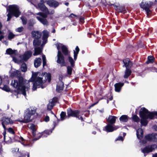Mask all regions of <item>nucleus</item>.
<instances>
[{
  "instance_id": "nucleus-1",
  "label": "nucleus",
  "mask_w": 157,
  "mask_h": 157,
  "mask_svg": "<svg viewBox=\"0 0 157 157\" xmlns=\"http://www.w3.org/2000/svg\"><path fill=\"white\" fill-rule=\"evenodd\" d=\"M48 79V82H50L51 80V75L50 73H43L41 74L40 72H32V75L31 81L34 82L33 83V90H35L37 87H40L42 88H43L42 86L43 84Z\"/></svg>"
},
{
  "instance_id": "nucleus-2",
  "label": "nucleus",
  "mask_w": 157,
  "mask_h": 157,
  "mask_svg": "<svg viewBox=\"0 0 157 157\" xmlns=\"http://www.w3.org/2000/svg\"><path fill=\"white\" fill-rule=\"evenodd\" d=\"M154 115L157 116V112L150 113L145 108H142L140 110V116L141 118L140 123L142 125L146 126L148 123L147 119H152Z\"/></svg>"
},
{
  "instance_id": "nucleus-3",
  "label": "nucleus",
  "mask_w": 157,
  "mask_h": 157,
  "mask_svg": "<svg viewBox=\"0 0 157 157\" xmlns=\"http://www.w3.org/2000/svg\"><path fill=\"white\" fill-rule=\"evenodd\" d=\"M11 84L14 88L17 89L19 93L22 94L25 96L26 95V91L29 89L30 87L29 83L26 84V86H25L23 85L22 78H19V83L17 80H12Z\"/></svg>"
},
{
  "instance_id": "nucleus-4",
  "label": "nucleus",
  "mask_w": 157,
  "mask_h": 157,
  "mask_svg": "<svg viewBox=\"0 0 157 157\" xmlns=\"http://www.w3.org/2000/svg\"><path fill=\"white\" fill-rule=\"evenodd\" d=\"M9 12L7 14L8 18L7 21H10L12 15L16 17L19 16L21 13L20 12L18 6L16 5H13L9 6Z\"/></svg>"
},
{
  "instance_id": "nucleus-5",
  "label": "nucleus",
  "mask_w": 157,
  "mask_h": 157,
  "mask_svg": "<svg viewBox=\"0 0 157 157\" xmlns=\"http://www.w3.org/2000/svg\"><path fill=\"white\" fill-rule=\"evenodd\" d=\"M36 109H34L29 108L27 109L25 112L24 114V119L23 120H17L21 122L27 123L31 120L30 118L35 113Z\"/></svg>"
},
{
  "instance_id": "nucleus-6",
  "label": "nucleus",
  "mask_w": 157,
  "mask_h": 157,
  "mask_svg": "<svg viewBox=\"0 0 157 157\" xmlns=\"http://www.w3.org/2000/svg\"><path fill=\"white\" fill-rule=\"evenodd\" d=\"M44 13L39 12L37 13L36 15L38 16H36V18L41 23L44 25H48V22L46 18L47 17L48 14L50 13L52 14L54 13V11L52 10L50 13L48 11V13L46 14L45 12Z\"/></svg>"
},
{
  "instance_id": "nucleus-7",
  "label": "nucleus",
  "mask_w": 157,
  "mask_h": 157,
  "mask_svg": "<svg viewBox=\"0 0 157 157\" xmlns=\"http://www.w3.org/2000/svg\"><path fill=\"white\" fill-rule=\"evenodd\" d=\"M32 37L35 38L33 41V45L34 46H37L42 44L41 40L40 38L41 33L38 31H33L31 33Z\"/></svg>"
},
{
  "instance_id": "nucleus-8",
  "label": "nucleus",
  "mask_w": 157,
  "mask_h": 157,
  "mask_svg": "<svg viewBox=\"0 0 157 157\" xmlns=\"http://www.w3.org/2000/svg\"><path fill=\"white\" fill-rule=\"evenodd\" d=\"M79 113V111L78 110L73 111L71 109H69L67 110V114L68 117H75L82 121L83 119L82 117H79L78 115Z\"/></svg>"
},
{
  "instance_id": "nucleus-9",
  "label": "nucleus",
  "mask_w": 157,
  "mask_h": 157,
  "mask_svg": "<svg viewBox=\"0 0 157 157\" xmlns=\"http://www.w3.org/2000/svg\"><path fill=\"white\" fill-rule=\"evenodd\" d=\"M46 1V0H40V2L38 4V6L41 11L48 14V9L44 4Z\"/></svg>"
},
{
  "instance_id": "nucleus-10",
  "label": "nucleus",
  "mask_w": 157,
  "mask_h": 157,
  "mask_svg": "<svg viewBox=\"0 0 157 157\" xmlns=\"http://www.w3.org/2000/svg\"><path fill=\"white\" fill-rule=\"evenodd\" d=\"M57 56L58 59L57 60V62L60 64L61 66L66 65L64 57L60 51H58Z\"/></svg>"
},
{
  "instance_id": "nucleus-11",
  "label": "nucleus",
  "mask_w": 157,
  "mask_h": 157,
  "mask_svg": "<svg viewBox=\"0 0 157 157\" xmlns=\"http://www.w3.org/2000/svg\"><path fill=\"white\" fill-rule=\"evenodd\" d=\"M157 147V146L155 144H153L151 146H149L144 148L142 151L143 153H148L154 150Z\"/></svg>"
},
{
  "instance_id": "nucleus-12",
  "label": "nucleus",
  "mask_w": 157,
  "mask_h": 157,
  "mask_svg": "<svg viewBox=\"0 0 157 157\" xmlns=\"http://www.w3.org/2000/svg\"><path fill=\"white\" fill-rule=\"evenodd\" d=\"M1 121L2 124L4 129H6L5 124L7 125L13 123V121L10 118L6 117H3Z\"/></svg>"
},
{
  "instance_id": "nucleus-13",
  "label": "nucleus",
  "mask_w": 157,
  "mask_h": 157,
  "mask_svg": "<svg viewBox=\"0 0 157 157\" xmlns=\"http://www.w3.org/2000/svg\"><path fill=\"white\" fill-rule=\"evenodd\" d=\"M56 45L58 51H59L60 49L61 48L62 49L63 53L65 55H67V49L66 46L59 43H57L56 44Z\"/></svg>"
},
{
  "instance_id": "nucleus-14",
  "label": "nucleus",
  "mask_w": 157,
  "mask_h": 157,
  "mask_svg": "<svg viewBox=\"0 0 157 157\" xmlns=\"http://www.w3.org/2000/svg\"><path fill=\"white\" fill-rule=\"evenodd\" d=\"M145 138L147 140L157 142V134L156 133H153L147 135L145 136Z\"/></svg>"
},
{
  "instance_id": "nucleus-15",
  "label": "nucleus",
  "mask_w": 157,
  "mask_h": 157,
  "mask_svg": "<svg viewBox=\"0 0 157 157\" xmlns=\"http://www.w3.org/2000/svg\"><path fill=\"white\" fill-rule=\"evenodd\" d=\"M32 52L30 51L25 52L24 54L20 56L21 58L23 61H26L28 60L32 55Z\"/></svg>"
},
{
  "instance_id": "nucleus-16",
  "label": "nucleus",
  "mask_w": 157,
  "mask_h": 157,
  "mask_svg": "<svg viewBox=\"0 0 157 157\" xmlns=\"http://www.w3.org/2000/svg\"><path fill=\"white\" fill-rule=\"evenodd\" d=\"M63 76L62 75L60 76L59 78V79L60 81L59 82V83L57 86L56 90L58 92H60L62 91L64 87V84L63 82L61 80L62 79Z\"/></svg>"
},
{
  "instance_id": "nucleus-17",
  "label": "nucleus",
  "mask_w": 157,
  "mask_h": 157,
  "mask_svg": "<svg viewBox=\"0 0 157 157\" xmlns=\"http://www.w3.org/2000/svg\"><path fill=\"white\" fill-rule=\"evenodd\" d=\"M117 126H113L110 124H108L105 127L106 131L107 132H112L118 128Z\"/></svg>"
},
{
  "instance_id": "nucleus-18",
  "label": "nucleus",
  "mask_w": 157,
  "mask_h": 157,
  "mask_svg": "<svg viewBox=\"0 0 157 157\" xmlns=\"http://www.w3.org/2000/svg\"><path fill=\"white\" fill-rule=\"evenodd\" d=\"M43 36L42 37V43L41 45L42 46L44 45L47 42V39L48 36V32L46 30H44L43 32Z\"/></svg>"
},
{
  "instance_id": "nucleus-19",
  "label": "nucleus",
  "mask_w": 157,
  "mask_h": 157,
  "mask_svg": "<svg viewBox=\"0 0 157 157\" xmlns=\"http://www.w3.org/2000/svg\"><path fill=\"white\" fill-rule=\"evenodd\" d=\"M47 4L50 6L56 7L59 5V3L54 0H49L47 2Z\"/></svg>"
},
{
  "instance_id": "nucleus-20",
  "label": "nucleus",
  "mask_w": 157,
  "mask_h": 157,
  "mask_svg": "<svg viewBox=\"0 0 157 157\" xmlns=\"http://www.w3.org/2000/svg\"><path fill=\"white\" fill-rule=\"evenodd\" d=\"M124 66L126 67V69H129L132 66V63L129 59H126L123 60Z\"/></svg>"
},
{
  "instance_id": "nucleus-21",
  "label": "nucleus",
  "mask_w": 157,
  "mask_h": 157,
  "mask_svg": "<svg viewBox=\"0 0 157 157\" xmlns=\"http://www.w3.org/2000/svg\"><path fill=\"white\" fill-rule=\"evenodd\" d=\"M56 101V99L55 98H53L50 100L48 105V109L49 110H51L54 105Z\"/></svg>"
},
{
  "instance_id": "nucleus-22",
  "label": "nucleus",
  "mask_w": 157,
  "mask_h": 157,
  "mask_svg": "<svg viewBox=\"0 0 157 157\" xmlns=\"http://www.w3.org/2000/svg\"><path fill=\"white\" fill-rule=\"evenodd\" d=\"M124 85L123 83H117L115 84V90L116 92H119L120 91L122 87Z\"/></svg>"
},
{
  "instance_id": "nucleus-23",
  "label": "nucleus",
  "mask_w": 157,
  "mask_h": 157,
  "mask_svg": "<svg viewBox=\"0 0 157 157\" xmlns=\"http://www.w3.org/2000/svg\"><path fill=\"white\" fill-rule=\"evenodd\" d=\"M11 76L12 77L19 76L20 75V71L14 69H12L10 71Z\"/></svg>"
},
{
  "instance_id": "nucleus-24",
  "label": "nucleus",
  "mask_w": 157,
  "mask_h": 157,
  "mask_svg": "<svg viewBox=\"0 0 157 157\" xmlns=\"http://www.w3.org/2000/svg\"><path fill=\"white\" fill-rule=\"evenodd\" d=\"M28 127L32 131V133L33 136L36 135V126L33 124H28Z\"/></svg>"
},
{
  "instance_id": "nucleus-25",
  "label": "nucleus",
  "mask_w": 157,
  "mask_h": 157,
  "mask_svg": "<svg viewBox=\"0 0 157 157\" xmlns=\"http://www.w3.org/2000/svg\"><path fill=\"white\" fill-rule=\"evenodd\" d=\"M41 60L40 58H36L34 61V65L36 67H37L39 66L41 64Z\"/></svg>"
},
{
  "instance_id": "nucleus-26",
  "label": "nucleus",
  "mask_w": 157,
  "mask_h": 157,
  "mask_svg": "<svg viewBox=\"0 0 157 157\" xmlns=\"http://www.w3.org/2000/svg\"><path fill=\"white\" fill-rule=\"evenodd\" d=\"M143 130L141 128H139L137 131L136 135L137 138L140 139L143 137Z\"/></svg>"
},
{
  "instance_id": "nucleus-27",
  "label": "nucleus",
  "mask_w": 157,
  "mask_h": 157,
  "mask_svg": "<svg viewBox=\"0 0 157 157\" xmlns=\"http://www.w3.org/2000/svg\"><path fill=\"white\" fill-rule=\"evenodd\" d=\"M117 117L114 116H109L108 119L107 121L111 124H113L115 122Z\"/></svg>"
},
{
  "instance_id": "nucleus-28",
  "label": "nucleus",
  "mask_w": 157,
  "mask_h": 157,
  "mask_svg": "<svg viewBox=\"0 0 157 157\" xmlns=\"http://www.w3.org/2000/svg\"><path fill=\"white\" fill-rule=\"evenodd\" d=\"M6 53L8 54L16 55L17 53V52L16 50H13L10 48L7 49L6 50Z\"/></svg>"
},
{
  "instance_id": "nucleus-29",
  "label": "nucleus",
  "mask_w": 157,
  "mask_h": 157,
  "mask_svg": "<svg viewBox=\"0 0 157 157\" xmlns=\"http://www.w3.org/2000/svg\"><path fill=\"white\" fill-rule=\"evenodd\" d=\"M152 3L151 2H149L144 3V2H142L140 4V6L141 7V6H144L147 7L148 8H149L152 5Z\"/></svg>"
},
{
  "instance_id": "nucleus-30",
  "label": "nucleus",
  "mask_w": 157,
  "mask_h": 157,
  "mask_svg": "<svg viewBox=\"0 0 157 157\" xmlns=\"http://www.w3.org/2000/svg\"><path fill=\"white\" fill-rule=\"evenodd\" d=\"M42 52V49L39 48H35L34 53L33 55L34 56L40 54Z\"/></svg>"
},
{
  "instance_id": "nucleus-31",
  "label": "nucleus",
  "mask_w": 157,
  "mask_h": 157,
  "mask_svg": "<svg viewBox=\"0 0 157 157\" xmlns=\"http://www.w3.org/2000/svg\"><path fill=\"white\" fill-rule=\"evenodd\" d=\"M119 120L121 121L126 122L128 120V117L126 115H122L120 117Z\"/></svg>"
},
{
  "instance_id": "nucleus-32",
  "label": "nucleus",
  "mask_w": 157,
  "mask_h": 157,
  "mask_svg": "<svg viewBox=\"0 0 157 157\" xmlns=\"http://www.w3.org/2000/svg\"><path fill=\"white\" fill-rule=\"evenodd\" d=\"M131 72V71L129 69H126V70L125 71V74L124 75V78H128L130 75Z\"/></svg>"
},
{
  "instance_id": "nucleus-33",
  "label": "nucleus",
  "mask_w": 157,
  "mask_h": 157,
  "mask_svg": "<svg viewBox=\"0 0 157 157\" xmlns=\"http://www.w3.org/2000/svg\"><path fill=\"white\" fill-rule=\"evenodd\" d=\"M79 49L78 46H77L75 49V51H74V58L75 60L77 59L78 54L79 52Z\"/></svg>"
},
{
  "instance_id": "nucleus-34",
  "label": "nucleus",
  "mask_w": 157,
  "mask_h": 157,
  "mask_svg": "<svg viewBox=\"0 0 157 157\" xmlns=\"http://www.w3.org/2000/svg\"><path fill=\"white\" fill-rule=\"evenodd\" d=\"M21 71L23 72H25L27 70V66L25 63H23L21 67Z\"/></svg>"
},
{
  "instance_id": "nucleus-35",
  "label": "nucleus",
  "mask_w": 157,
  "mask_h": 157,
  "mask_svg": "<svg viewBox=\"0 0 157 157\" xmlns=\"http://www.w3.org/2000/svg\"><path fill=\"white\" fill-rule=\"evenodd\" d=\"M141 8L144 9L147 12V15H148L149 14H150L151 13V10L149 9V8H148L146 6H143L141 5Z\"/></svg>"
},
{
  "instance_id": "nucleus-36",
  "label": "nucleus",
  "mask_w": 157,
  "mask_h": 157,
  "mask_svg": "<svg viewBox=\"0 0 157 157\" xmlns=\"http://www.w3.org/2000/svg\"><path fill=\"white\" fill-rule=\"evenodd\" d=\"M68 60L69 62L70 63L71 66L73 67L74 66V62L73 59L70 56H69Z\"/></svg>"
},
{
  "instance_id": "nucleus-37",
  "label": "nucleus",
  "mask_w": 157,
  "mask_h": 157,
  "mask_svg": "<svg viewBox=\"0 0 157 157\" xmlns=\"http://www.w3.org/2000/svg\"><path fill=\"white\" fill-rule=\"evenodd\" d=\"M148 61H147V63H152L153 62V58L151 56H149L148 57Z\"/></svg>"
},
{
  "instance_id": "nucleus-38",
  "label": "nucleus",
  "mask_w": 157,
  "mask_h": 157,
  "mask_svg": "<svg viewBox=\"0 0 157 157\" xmlns=\"http://www.w3.org/2000/svg\"><path fill=\"white\" fill-rule=\"evenodd\" d=\"M132 119L133 121L135 122H138L139 121V118L136 115H134L133 116Z\"/></svg>"
},
{
  "instance_id": "nucleus-39",
  "label": "nucleus",
  "mask_w": 157,
  "mask_h": 157,
  "mask_svg": "<svg viewBox=\"0 0 157 157\" xmlns=\"http://www.w3.org/2000/svg\"><path fill=\"white\" fill-rule=\"evenodd\" d=\"M61 119L62 120H63L64 119V117L66 116V113L63 112H62L60 115Z\"/></svg>"
},
{
  "instance_id": "nucleus-40",
  "label": "nucleus",
  "mask_w": 157,
  "mask_h": 157,
  "mask_svg": "<svg viewBox=\"0 0 157 157\" xmlns=\"http://www.w3.org/2000/svg\"><path fill=\"white\" fill-rule=\"evenodd\" d=\"M72 71V68L69 66L67 67V71L68 74L71 75V74Z\"/></svg>"
},
{
  "instance_id": "nucleus-41",
  "label": "nucleus",
  "mask_w": 157,
  "mask_h": 157,
  "mask_svg": "<svg viewBox=\"0 0 157 157\" xmlns=\"http://www.w3.org/2000/svg\"><path fill=\"white\" fill-rule=\"evenodd\" d=\"M14 36L15 35L14 34H13L12 33L10 32L8 35V38L9 39L11 40L13 38Z\"/></svg>"
},
{
  "instance_id": "nucleus-42",
  "label": "nucleus",
  "mask_w": 157,
  "mask_h": 157,
  "mask_svg": "<svg viewBox=\"0 0 157 157\" xmlns=\"http://www.w3.org/2000/svg\"><path fill=\"white\" fill-rule=\"evenodd\" d=\"M21 19L22 21L23 24L25 25L27 23V19H26L24 17H22Z\"/></svg>"
},
{
  "instance_id": "nucleus-43",
  "label": "nucleus",
  "mask_w": 157,
  "mask_h": 157,
  "mask_svg": "<svg viewBox=\"0 0 157 157\" xmlns=\"http://www.w3.org/2000/svg\"><path fill=\"white\" fill-rule=\"evenodd\" d=\"M13 61L15 63H19L21 62V60H19L16 59L15 57H13Z\"/></svg>"
},
{
  "instance_id": "nucleus-44",
  "label": "nucleus",
  "mask_w": 157,
  "mask_h": 157,
  "mask_svg": "<svg viewBox=\"0 0 157 157\" xmlns=\"http://www.w3.org/2000/svg\"><path fill=\"white\" fill-rule=\"evenodd\" d=\"M23 28L22 27H21L16 29V31L17 32H21L23 31Z\"/></svg>"
},
{
  "instance_id": "nucleus-45",
  "label": "nucleus",
  "mask_w": 157,
  "mask_h": 157,
  "mask_svg": "<svg viewBox=\"0 0 157 157\" xmlns=\"http://www.w3.org/2000/svg\"><path fill=\"white\" fill-rule=\"evenodd\" d=\"M3 89L6 91H9L10 90L8 87L6 86H4L3 88Z\"/></svg>"
},
{
  "instance_id": "nucleus-46",
  "label": "nucleus",
  "mask_w": 157,
  "mask_h": 157,
  "mask_svg": "<svg viewBox=\"0 0 157 157\" xmlns=\"http://www.w3.org/2000/svg\"><path fill=\"white\" fill-rule=\"evenodd\" d=\"M8 131L10 133L12 134H14V131L13 130V129L11 128H9L8 129Z\"/></svg>"
},
{
  "instance_id": "nucleus-47",
  "label": "nucleus",
  "mask_w": 157,
  "mask_h": 157,
  "mask_svg": "<svg viewBox=\"0 0 157 157\" xmlns=\"http://www.w3.org/2000/svg\"><path fill=\"white\" fill-rule=\"evenodd\" d=\"M123 140V138L122 136H119L117 138V139H116V141L121 140V141H122Z\"/></svg>"
},
{
  "instance_id": "nucleus-48",
  "label": "nucleus",
  "mask_w": 157,
  "mask_h": 157,
  "mask_svg": "<svg viewBox=\"0 0 157 157\" xmlns=\"http://www.w3.org/2000/svg\"><path fill=\"white\" fill-rule=\"evenodd\" d=\"M52 132V131H45L44 132V134H47L48 135H49Z\"/></svg>"
},
{
  "instance_id": "nucleus-49",
  "label": "nucleus",
  "mask_w": 157,
  "mask_h": 157,
  "mask_svg": "<svg viewBox=\"0 0 157 157\" xmlns=\"http://www.w3.org/2000/svg\"><path fill=\"white\" fill-rule=\"evenodd\" d=\"M49 120V118L48 116H46L45 119L44 121L46 122H48Z\"/></svg>"
},
{
  "instance_id": "nucleus-50",
  "label": "nucleus",
  "mask_w": 157,
  "mask_h": 157,
  "mask_svg": "<svg viewBox=\"0 0 157 157\" xmlns=\"http://www.w3.org/2000/svg\"><path fill=\"white\" fill-rule=\"evenodd\" d=\"M42 58L43 61H44L46 60V57L45 55H43L42 56Z\"/></svg>"
},
{
  "instance_id": "nucleus-51",
  "label": "nucleus",
  "mask_w": 157,
  "mask_h": 157,
  "mask_svg": "<svg viewBox=\"0 0 157 157\" xmlns=\"http://www.w3.org/2000/svg\"><path fill=\"white\" fill-rule=\"evenodd\" d=\"M153 128L155 131H157V126L156 125H154L153 126Z\"/></svg>"
},
{
  "instance_id": "nucleus-52",
  "label": "nucleus",
  "mask_w": 157,
  "mask_h": 157,
  "mask_svg": "<svg viewBox=\"0 0 157 157\" xmlns=\"http://www.w3.org/2000/svg\"><path fill=\"white\" fill-rule=\"evenodd\" d=\"M25 141L24 142H21V144H22L23 145H24V146H29V144H26L25 143Z\"/></svg>"
},
{
  "instance_id": "nucleus-53",
  "label": "nucleus",
  "mask_w": 157,
  "mask_h": 157,
  "mask_svg": "<svg viewBox=\"0 0 157 157\" xmlns=\"http://www.w3.org/2000/svg\"><path fill=\"white\" fill-rule=\"evenodd\" d=\"M43 61V66H44L45 65H46V60Z\"/></svg>"
},
{
  "instance_id": "nucleus-54",
  "label": "nucleus",
  "mask_w": 157,
  "mask_h": 157,
  "mask_svg": "<svg viewBox=\"0 0 157 157\" xmlns=\"http://www.w3.org/2000/svg\"><path fill=\"white\" fill-rule=\"evenodd\" d=\"M4 37V36L2 35L0 36V40H2V39H3Z\"/></svg>"
},
{
  "instance_id": "nucleus-55",
  "label": "nucleus",
  "mask_w": 157,
  "mask_h": 157,
  "mask_svg": "<svg viewBox=\"0 0 157 157\" xmlns=\"http://www.w3.org/2000/svg\"><path fill=\"white\" fill-rule=\"evenodd\" d=\"M153 157H157V153H155V154L153 155L152 156Z\"/></svg>"
},
{
  "instance_id": "nucleus-56",
  "label": "nucleus",
  "mask_w": 157,
  "mask_h": 157,
  "mask_svg": "<svg viewBox=\"0 0 157 157\" xmlns=\"http://www.w3.org/2000/svg\"><path fill=\"white\" fill-rule=\"evenodd\" d=\"M2 78L0 76V85L2 84Z\"/></svg>"
},
{
  "instance_id": "nucleus-57",
  "label": "nucleus",
  "mask_w": 157,
  "mask_h": 157,
  "mask_svg": "<svg viewBox=\"0 0 157 157\" xmlns=\"http://www.w3.org/2000/svg\"><path fill=\"white\" fill-rule=\"evenodd\" d=\"M142 143H143V144H145V143H146V141H144H144H143V142H142Z\"/></svg>"
},
{
  "instance_id": "nucleus-58",
  "label": "nucleus",
  "mask_w": 157,
  "mask_h": 157,
  "mask_svg": "<svg viewBox=\"0 0 157 157\" xmlns=\"http://www.w3.org/2000/svg\"><path fill=\"white\" fill-rule=\"evenodd\" d=\"M69 4V3H65V5L66 6H68Z\"/></svg>"
},
{
  "instance_id": "nucleus-59",
  "label": "nucleus",
  "mask_w": 157,
  "mask_h": 157,
  "mask_svg": "<svg viewBox=\"0 0 157 157\" xmlns=\"http://www.w3.org/2000/svg\"><path fill=\"white\" fill-rule=\"evenodd\" d=\"M21 140L22 141H23V139L21 137Z\"/></svg>"
},
{
  "instance_id": "nucleus-60",
  "label": "nucleus",
  "mask_w": 157,
  "mask_h": 157,
  "mask_svg": "<svg viewBox=\"0 0 157 157\" xmlns=\"http://www.w3.org/2000/svg\"><path fill=\"white\" fill-rule=\"evenodd\" d=\"M27 157H29V153L27 154Z\"/></svg>"
},
{
  "instance_id": "nucleus-61",
  "label": "nucleus",
  "mask_w": 157,
  "mask_h": 157,
  "mask_svg": "<svg viewBox=\"0 0 157 157\" xmlns=\"http://www.w3.org/2000/svg\"><path fill=\"white\" fill-rule=\"evenodd\" d=\"M112 99H113V98H112V97H111V98H110V100H112Z\"/></svg>"
},
{
  "instance_id": "nucleus-62",
  "label": "nucleus",
  "mask_w": 157,
  "mask_h": 157,
  "mask_svg": "<svg viewBox=\"0 0 157 157\" xmlns=\"http://www.w3.org/2000/svg\"><path fill=\"white\" fill-rule=\"evenodd\" d=\"M55 32V29H54L53 31V33H54Z\"/></svg>"
},
{
  "instance_id": "nucleus-63",
  "label": "nucleus",
  "mask_w": 157,
  "mask_h": 157,
  "mask_svg": "<svg viewBox=\"0 0 157 157\" xmlns=\"http://www.w3.org/2000/svg\"><path fill=\"white\" fill-rule=\"evenodd\" d=\"M125 134L124 133V136H125Z\"/></svg>"
},
{
  "instance_id": "nucleus-64",
  "label": "nucleus",
  "mask_w": 157,
  "mask_h": 157,
  "mask_svg": "<svg viewBox=\"0 0 157 157\" xmlns=\"http://www.w3.org/2000/svg\"><path fill=\"white\" fill-rule=\"evenodd\" d=\"M93 133H94V134H95L96 133V132H93Z\"/></svg>"
}]
</instances>
